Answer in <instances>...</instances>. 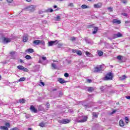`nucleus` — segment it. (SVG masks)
<instances>
[{"label":"nucleus","mask_w":130,"mask_h":130,"mask_svg":"<svg viewBox=\"0 0 130 130\" xmlns=\"http://www.w3.org/2000/svg\"><path fill=\"white\" fill-rule=\"evenodd\" d=\"M52 68H53L54 70H56V69H57V67H56V64H55V63H52Z\"/></svg>","instance_id":"c85d7f7f"},{"label":"nucleus","mask_w":130,"mask_h":130,"mask_svg":"<svg viewBox=\"0 0 130 130\" xmlns=\"http://www.w3.org/2000/svg\"><path fill=\"white\" fill-rule=\"evenodd\" d=\"M26 1V2H27V3H31V1H32V0H25Z\"/></svg>","instance_id":"680f3d73"},{"label":"nucleus","mask_w":130,"mask_h":130,"mask_svg":"<svg viewBox=\"0 0 130 130\" xmlns=\"http://www.w3.org/2000/svg\"><path fill=\"white\" fill-rule=\"evenodd\" d=\"M58 82H59V83L60 84H64V83H67V81H66V80H63L62 78L58 79Z\"/></svg>","instance_id":"ddd939ff"},{"label":"nucleus","mask_w":130,"mask_h":130,"mask_svg":"<svg viewBox=\"0 0 130 130\" xmlns=\"http://www.w3.org/2000/svg\"><path fill=\"white\" fill-rule=\"evenodd\" d=\"M30 110L31 112H34V113H37V109L33 105L30 106Z\"/></svg>","instance_id":"6e6552de"},{"label":"nucleus","mask_w":130,"mask_h":130,"mask_svg":"<svg viewBox=\"0 0 130 130\" xmlns=\"http://www.w3.org/2000/svg\"><path fill=\"white\" fill-rule=\"evenodd\" d=\"M38 109L39 111H43L44 110V108L42 106L40 105L38 107Z\"/></svg>","instance_id":"aec40b11"},{"label":"nucleus","mask_w":130,"mask_h":130,"mask_svg":"<svg viewBox=\"0 0 130 130\" xmlns=\"http://www.w3.org/2000/svg\"><path fill=\"white\" fill-rule=\"evenodd\" d=\"M19 61H20V62H21V63L24 62V60H23L21 59H20L19 60Z\"/></svg>","instance_id":"4d7b16f0"},{"label":"nucleus","mask_w":130,"mask_h":130,"mask_svg":"<svg viewBox=\"0 0 130 130\" xmlns=\"http://www.w3.org/2000/svg\"><path fill=\"white\" fill-rule=\"evenodd\" d=\"M36 8V6L31 5L30 6L28 7V10H29V11H30V12H34V11H35Z\"/></svg>","instance_id":"9b49d317"},{"label":"nucleus","mask_w":130,"mask_h":130,"mask_svg":"<svg viewBox=\"0 0 130 130\" xmlns=\"http://www.w3.org/2000/svg\"><path fill=\"white\" fill-rule=\"evenodd\" d=\"M112 73H109L104 77V81H110V80H112Z\"/></svg>","instance_id":"f03ea898"},{"label":"nucleus","mask_w":130,"mask_h":130,"mask_svg":"<svg viewBox=\"0 0 130 130\" xmlns=\"http://www.w3.org/2000/svg\"><path fill=\"white\" fill-rule=\"evenodd\" d=\"M40 86H44V82H41L40 83Z\"/></svg>","instance_id":"3c124183"},{"label":"nucleus","mask_w":130,"mask_h":130,"mask_svg":"<svg viewBox=\"0 0 130 130\" xmlns=\"http://www.w3.org/2000/svg\"><path fill=\"white\" fill-rule=\"evenodd\" d=\"M121 3H122L123 4H127V1L126 0H121Z\"/></svg>","instance_id":"58836bf2"},{"label":"nucleus","mask_w":130,"mask_h":130,"mask_svg":"<svg viewBox=\"0 0 130 130\" xmlns=\"http://www.w3.org/2000/svg\"><path fill=\"white\" fill-rule=\"evenodd\" d=\"M116 111H113L112 112V114H113V113H115Z\"/></svg>","instance_id":"338daca9"},{"label":"nucleus","mask_w":130,"mask_h":130,"mask_svg":"<svg viewBox=\"0 0 130 130\" xmlns=\"http://www.w3.org/2000/svg\"><path fill=\"white\" fill-rule=\"evenodd\" d=\"M125 120L126 123H127V122H128V118L127 117H125Z\"/></svg>","instance_id":"de8ad7c7"},{"label":"nucleus","mask_w":130,"mask_h":130,"mask_svg":"<svg viewBox=\"0 0 130 130\" xmlns=\"http://www.w3.org/2000/svg\"><path fill=\"white\" fill-rule=\"evenodd\" d=\"M58 43V41L57 40L55 41H51L48 42V46H52L53 45H55Z\"/></svg>","instance_id":"0eeeda50"},{"label":"nucleus","mask_w":130,"mask_h":130,"mask_svg":"<svg viewBox=\"0 0 130 130\" xmlns=\"http://www.w3.org/2000/svg\"><path fill=\"white\" fill-rule=\"evenodd\" d=\"M125 23L126 24H128V23H129V21H126L125 22Z\"/></svg>","instance_id":"0e129e2a"},{"label":"nucleus","mask_w":130,"mask_h":130,"mask_svg":"<svg viewBox=\"0 0 130 130\" xmlns=\"http://www.w3.org/2000/svg\"><path fill=\"white\" fill-rule=\"evenodd\" d=\"M89 27H90V28H92V27H93V25H89Z\"/></svg>","instance_id":"774afa93"},{"label":"nucleus","mask_w":130,"mask_h":130,"mask_svg":"<svg viewBox=\"0 0 130 130\" xmlns=\"http://www.w3.org/2000/svg\"><path fill=\"white\" fill-rule=\"evenodd\" d=\"M108 39H109L110 40H112V39H113V36H112V38H109Z\"/></svg>","instance_id":"052dcab7"},{"label":"nucleus","mask_w":130,"mask_h":130,"mask_svg":"<svg viewBox=\"0 0 130 130\" xmlns=\"http://www.w3.org/2000/svg\"><path fill=\"white\" fill-rule=\"evenodd\" d=\"M55 21H60V16H57V17H55Z\"/></svg>","instance_id":"2f4dec72"},{"label":"nucleus","mask_w":130,"mask_h":130,"mask_svg":"<svg viewBox=\"0 0 130 130\" xmlns=\"http://www.w3.org/2000/svg\"><path fill=\"white\" fill-rule=\"evenodd\" d=\"M52 12H53V10L51 8L48 9L46 10V13H52Z\"/></svg>","instance_id":"b1692460"},{"label":"nucleus","mask_w":130,"mask_h":130,"mask_svg":"<svg viewBox=\"0 0 130 130\" xmlns=\"http://www.w3.org/2000/svg\"><path fill=\"white\" fill-rule=\"evenodd\" d=\"M102 3H99L97 4H94L93 5L94 8H95V9H100V8H101V7H102Z\"/></svg>","instance_id":"1a4fd4ad"},{"label":"nucleus","mask_w":130,"mask_h":130,"mask_svg":"<svg viewBox=\"0 0 130 130\" xmlns=\"http://www.w3.org/2000/svg\"><path fill=\"white\" fill-rule=\"evenodd\" d=\"M122 16H124V17H127V14L125 13H122Z\"/></svg>","instance_id":"49530a36"},{"label":"nucleus","mask_w":130,"mask_h":130,"mask_svg":"<svg viewBox=\"0 0 130 130\" xmlns=\"http://www.w3.org/2000/svg\"><path fill=\"white\" fill-rule=\"evenodd\" d=\"M85 41L86 42V43H88V44H91V39L88 38H85Z\"/></svg>","instance_id":"dca6fc26"},{"label":"nucleus","mask_w":130,"mask_h":130,"mask_svg":"<svg viewBox=\"0 0 130 130\" xmlns=\"http://www.w3.org/2000/svg\"><path fill=\"white\" fill-rule=\"evenodd\" d=\"M68 7H74V4H73V3H70V4L68 5Z\"/></svg>","instance_id":"37998d69"},{"label":"nucleus","mask_w":130,"mask_h":130,"mask_svg":"<svg viewBox=\"0 0 130 130\" xmlns=\"http://www.w3.org/2000/svg\"><path fill=\"white\" fill-rule=\"evenodd\" d=\"M28 35H24L23 37V42H27L28 41Z\"/></svg>","instance_id":"f8f14e48"},{"label":"nucleus","mask_w":130,"mask_h":130,"mask_svg":"<svg viewBox=\"0 0 130 130\" xmlns=\"http://www.w3.org/2000/svg\"><path fill=\"white\" fill-rule=\"evenodd\" d=\"M103 67L104 65H99L94 67V73H101L103 71Z\"/></svg>","instance_id":"f257e3e1"},{"label":"nucleus","mask_w":130,"mask_h":130,"mask_svg":"<svg viewBox=\"0 0 130 130\" xmlns=\"http://www.w3.org/2000/svg\"><path fill=\"white\" fill-rule=\"evenodd\" d=\"M44 125H45V124L42 122L40 123V126H41L42 127H44Z\"/></svg>","instance_id":"a19ab883"},{"label":"nucleus","mask_w":130,"mask_h":130,"mask_svg":"<svg viewBox=\"0 0 130 130\" xmlns=\"http://www.w3.org/2000/svg\"><path fill=\"white\" fill-rule=\"evenodd\" d=\"M25 52H28L29 53H33L34 52V50L33 49H28L26 50Z\"/></svg>","instance_id":"2eb2a0df"},{"label":"nucleus","mask_w":130,"mask_h":130,"mask_svg":"<svg viewBox=\"0 0 130 130\" xmlns=\"http://www.w3.org/2000/svg\"><path fill=\"white\" fill-rule=\"evenodd\" d=\"M108 10L109 12H112V11H113V9H112V7L108 8Z\"/></svg>","instance_id":"4c0bfd02"},{"label":"nucleus","mask_w":130,"mask_h":130,"mask_svg":"<svg viewBox=\"0 0 130 130\" xmlns=\"http://www.w3.org/2000/svg\"><path fill=\"white\" fill-rule=\"evenodd\" d=\"M77 50H72V52L74 53H77Z\"/></svg>","instance_id":"864d4df0"},{"label":"nucleus","mask_w":130,"mask_h":130,"mask_svg":"<svg viewBox=\"0 0 130 130\" xmlns=\"http://www.w3.org/2000/svg\"><path fill=\"white\" fill-rule=\"evenodd\" d=\"M100 89L102 90V91H103V90H104V86H101Z\"/></svg>","instance_id":"6e6d98bb"},{"label":"nucleus","mask_w":130,"mask_h":130,"mask_svg":"<svg viewBox=\"0 0 130 130\" xmlns=\"http://www.w3.org/2000/svg\"><path fill=\"white\" fill-rule=\"evenodd\" d=\"M76 38L75 37H71V41H75V40H76Z\"/></svg>","instance_id":"79ce46f5"},{"label":"nucleus","mask_w":130,"mask_h":130,"mask_svg":"<svg viewBox=\"0 0 130 130\" xmlns=\"http://www.w3.org/2000/svg\"><path fill=\"white\" fill-rule=\"evenodd\" d=\"M25 58L26 59H30L31 58V56L29 55H27L25 56Z\"/></svg>","instance_id":"f704fd0d"},{"label":"nucleus","mask_w":130,"mask_h":130,"mask_svg":"<svg viewBox=\"0 0 130 130\" xmlns=\"http://www.w3.org/2000/svg\"><path fill=\"white\" fill-rule=\"evenodd\" d=\"M5 125L7 127H10V126H11V124H10V123H6Z\"/></svg>","instance_id":"c9c22d12"},{"label":"nucleus","mask_w":130,"mask_h":130,"mask_svg":"<svg viewBox=\"0 0 130 130\" xmlns=\"http://www.w3.org/2000/svg\"><path fill=\"white\" fill-rule=\"evenodd\" d=\"M62 95H63V93H62V92L60 91L59 93V96L60 97L61 96H62Z\"/></svg>","instance_id":"c03bdc74"},{"label":"nucleus","mask_w":130,"mask_h":130,"mask_svg":"<svg viewBox=\"0 0 130 130\" xmlns=\"http://www.w3.org/2000/svg\"><path fill=\"white\" fill-rule=\"evenodd\" d=\"M39 42H40V40H37L34 41L33 43L35 44V45H39Z\"/></svg>","instance_id":"a211bd4d"},{"label":"nucleus","mask_w":130,"mask_h":130,"mask_svg":"<svg viewBox=\"0 0 130 130\" xmlns=\"http://www.w3.org/2000/svg\"><path fill=\"white\" fill-rule=\"evenodd\" d=\"M42 59L43 60H46V57L43 56L42 57Z\"/></svg>","instance_id":"603ef678"},{"label":"nucleus","mask_w":130,"mask_h":130,"mask_svg":"<svg viewBox=\"0 0 130 130\" xmlns=\"http://www.w3.org/2000/svg\"><path fill=\"white\" fill-rule=\"evenodd\" d=\"M12 129V130H17V129H18V128H17V127H14V128H13Z\"/></svg>","instance_id":"e2e57ef3"},{"label":"nucleus","mask_w":130,"mask_h":130,"mask_svg":"<svg viewBox=\"0 0 130 130\" xmlns=\"http://www.w3.org/2000/svg\"><path fill=\"white\" fill-rule=\"evenodd\" d=\"M19 102L20 103H25V102H26V100L24 99L19 100Z\"/></svg>","instance_id":"72a5a7b5"},{"label":"nucleus","mask_w":130,"mask_h":130,"mask_svg":"<svg viewBox=\"0 0 130 130\" xmlns=\"http://www.w3.org/2000/svg\"><path fill=\"white\" fill-rule=\"evenodd\" d=\"M98 53L99 56H102V55H103V52H102V51L98 50Z\"/></svg>","instance_id":"bb28decb"},{"label":"nucleus","mask_w":130,"mask_h":130,"mask_svg":"<svg viewBox=\"0 0 130 130\" xmlns=\"http://www.w3.org/2000/svg\"><path fill=\"white\" fill-rule=\"evenodd\" d=\"M0 128H1V129H2V130H9V128H8V127L5 126H1L0 127Z\"/></svg>","instance_id":"4be33fe9"},{"label":"nucleus","mask_w":130,"mask_h":130,"mask_svg":"<svg viewBox=\"0 0 130 130\" xmlns=\"http://www.w3.org/2000/svg\"><path fill=\"white\" fill-rule=\"evenodd\" d=\"M112 22L114 24H120V23H121L120 20H119L118 19H114V20H113Z\"/></svg>","instance_id":"4468645a"},{"label":"nucleus","mask_w":130,"mask_h":130,"mask_svg":"<svg viewBox=\"0 0 130 130\" xmlns=\"http://www.w3.org/2000/svg\"><path fill=\"white\" fill-rule=\"evenodd\" d=\"M80 120H77L78 122H86L88 119V117L86 116H81L80 117Z\"/></svg>","instance_id":"20e7f679"},{"label":"nucleus","mask_w":130,"mask_h":130,"mask_svg":"<svg viewBox=\"0 0 130 130\" xmlns=\"http://www.w3.org/2000/svg\"><path fill=\"white\" fill-rule=\"evenodd\" d=\"M17 69L20 71H23V72H28V69L23 66H17Z\"/></svg>","instance_id":"423d86ee"},{"label":"nucleus","mask_w":130,"mask_h":130,"mask_svg":"<svg viewBox=\"0 0 130 130\" xmlns=\"http://www.w3.org/2000/svg\"><path fill=\"white\" fill-rule=\"evenodd\" d=\"M119 124L120 126H124V122H123V120H120Z\"/></svg>","instance_id":"6ab92c4d"},{"label":"nucleus","mask_w":130,"mask_h":130,"mask_svg":"<svg viewBox=\"0 0 130 130\" xmlns=\"http://www.w3.org/2000/svg\"><path fill=\"white\" fill-rule=\"evenodd\" d=\"M85 54L86 55H87V56H89V57H91L92 56V54H91L90 52L86 51L85 52Z\"/></svg>","instance_id":"a878e982"},{"label":"nucleus","mask_w":130,"mask_h":130,"mask_svg":"<svg viewBox=\"0 0 130 130\" xmlns=\"http://www.w3.org/2000/svg\"><path fill=\"white\" fill-rule=\"evenodd\" d=\"M122 56L120 55H119L117 57V58L119 60H121V58H122Z\"/></svg>","instance_id":"ea45409f"},{"label":"nucleus","mask_w":130,"mask_h":130,"mask_svg":"<svg viewBox=\"0 0 130 130\" xmlns=\"http://www.w3.org/2000/svg\"><path fill=\"white\" fill-rule=\"evenodd\" d=\"M92 115L94 117H95V118H97L98 117V114H97V113L93 112L92 113Z\"/></svg>","instance_id":"473e14b6"},{"label":"nucleus","mask_w":130,"mask_h":130,"mask_svg":"<svg viewBox=\"0 0 130 130\" xmlns=\"http://www.w3.org/2000/svg\"><path fill=\"white\" fill-rule=\"evenodd\" d=\"M98 31V27H94V31H92V34H96V33H97Z\"/></svg>","instance_id":"412c9836"},{"label":"nucleus","mask_w":130,"mask_h":130,"mask_svg":"<svg viewBox=\"0 0 130 130\" xmlns=\"http://www.w3.org/2000/svg\"><path fill=\"white\" fill-rule=\"evenodd\" d=\"M53 62H58V61L57 60H53Z\"/></svg>","instance_id":"bf43d9fd"},{"label":"nucleus","mask_w":130,"mask_h":130,"mask_svg":"<svg viewBox=\"0 0 130 130\" xmlns=\"http://www.w3.org/2000/svg\"><path fill=\"white\" fill-rule=\"evenodd\" d=\"M64 77H66V78H68V77H69V74L68 73H66L64 75Z\"/></svg>","instance_id":"8fccbe9b"},{"label":"nucleus","mask_w":130,"mask_h":130,"mask_svg":"<svg viewBox=\"0 0 130 130\" xmlns=\"http://www.w3.org/2000/svg\"><path fill=\"white\" fill-rule=\"evenodd\" d=\"M39 44H41L42 45H45V42H44L43 40H40Z\"/></svg>","instance_id":"c756f323"},{"label":"nucleus","mask_w":130,"mask_h":130,"mask_svg":"<svg viewBox=\"0 0 130 130\" xmlns=\"http://www.w3.org/2000/svg\"><path fill=\"white\" fill-rule=\"evenodd\" d=\"M87 81L88 82V83H92V80L90 79H87Z\"/></svg>","instance_id":"09e8293b"},{"label":"nucleus","mask_w":130,"mask_h":130,"mask_svg":"<svg viewBox=\"0 0 130 130\" xmlns=\"http://www.w3.org/2000/svg\"><path fill=\"white\" fill-rule=\"evenodd\" d=\"M126 76L125 75H122L121 77H120V80L121 81H123V80H125L126 79Z\"/></svg>","instance_id":"5701e85b"},{"label":"nucleus","mask_w":130,"mask_h":130,"mask_svg":"<svg viewBox=\"0 0 130 130\" xmlns=\"http://www.w3.org/2000/svg\"><path fill=\"white\" fill-rule=\"evenodd\" d=\"M24 81H26V78L25 77L21 78L18 80V82H24Z\"/></svg>","instance_id":"393cba45"},{"label":"nucleus","mask_w":130,"mask_h":130,"mask_svg":"<svg viewBox=\"0 0 130 130\" xmlns=\"http://www.w3.org/2000/svg\"><path fill=\"white\" fill-rule=\"evenodd\" d=\"M2 42L4 44H7V43H9V42H11V39L3 37L2 38Z\"/></svg>","instance_id":"39448f33"},{"label":"nucleus","mask_w":130,"mask_h":130,"mask_svg":"<svg viewBox=\"0 0 130 130\" xmlns=\"http://www.w3.org/2000/svg\"><path fill=\"white\" fill-rule=\"evenodd\" d=\"M49 106H50V105H49V103H47V104L46 105V108H49Z\"/></svg>","instance_id":"a18cd8bd"},{"label":"nucleus","mask_w":130,"mask_h":130,"mask_svg":"<svg viewBox=\"0 0 130 130\" xmlns=\"http://www.w3.org/2000/svg\"><path fill=\"white\" fill-rule=\"evenodd\" d=\"M58 122L59 123H62V124H66L67 123L71 122V120L68 119H63L62 120H58Z\"/></svg>","instance_id":"7ed1b4c3"},{"label":"nucleus","mask_w":130,"mask_h":130,"mask_svg":"<svg viewBox=\"0 0 130 130\" xmlns=\"http://www.w3.org/2000/svg\"><path fill=\"white\" fill-rule=\"evenodd\" d=\"M125 98H126V99H128V100H129V99H130V95L129 96H125Z\"/></svg>","instance_id":"5fc2aeb1"},{"label":"nucleus","mask_w":130,"mask_h":130,"mask_svg":"<svg viewBox=\"0 0 130 130\" xmlns=\"http://www.w3.org/2000/svg\"><path fill=\"white\" fill-rule=\"evenodd\" d=\"M86 90H87L88 92H93V91H94V88L87 87H86Z\"/></svg>","instance_id":"f3484780"},{"label":"nucleus","mask_w":130,"mask_h":130,"mask_svg":"<svg viewBox=\"0 0 130 130\" xmlns=\"http://www.w3.org/2000/svg\"><path fill=\"white\" fill-rule=\"evenodd\" d=\"M76 53L78 55H81L82 54V52L81 51H77Z\"/></svg>","instance_id":"e433bc0d"},{"label":"nucleus","mask_w":130,"mask_h":130,"mask_svg":"<svg viewBox=\"0 0 130 130\" xmlns=\"http://www.w3.org/2000/svg\"><path fill=\"white\" fill-rule=\"evenodd\" d=\"M8 3H12L13 0H7Z\"/></svg>","instance_id":"13d9d810"},{"label":"nucleus","mask_w":130,"mask_h":130,"mask_svg":"<svg viewBox=\"0 0 130 130\" xmlns=\"http://www.w3.org/2000/svg\"><path fill=\"white\" fill-rule=\"evenodd\" d=\"M53 8H54V9H56V8H57V6L55 5L53 6Z\"/></svg>","instance_id":"69168bd1"},{"label":"nucleus","mask_w":130,"mask_h":130,"mask_svg":"<svg viewBox=\"0 0 130 130\" xmlns=\"http://www.w3.org/2000/svg\"><path fill=\"white\" fill-rule=\"evenodd\" d=\"M122 35L120 32H118L117 34L113 35V39H115V38H118V37H121Z\"/></svg>","instance_id":"9d476101"},{"label":"nucleus","mask_w":130,"mask_h":130,"mask_svg":"<svg viewBox=\"0 0 130 130\" xmlns=\"http://www.w3.org/2000/svg\"><path fill=\"white\" fill-rule=\"evenodd\" d=\"M82 9H88L89 7L86 5H83L81 6Z\"/></svg>","instance_id":"cd10ccee"},{"label":"nucleus","mask_w":130,"mask_h":130,"mask_svg":"<svg viewBox=\"0 0 130 130\" xmlns=\"http://www.w3.org/2000/svg\"><path fill=\"white\" fill-rule=\"evenodd\" d=\"M44 13H46V10H45V11H43V10H40L39 11V13L41 15L42 14H44Z\"/></svg>","instance_id":"7c9ffc66"}]
</instances>
